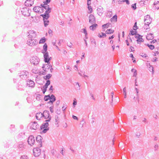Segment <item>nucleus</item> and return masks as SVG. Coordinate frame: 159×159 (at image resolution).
Returning a JSON list of instances; mask_svg holds the SVG:
<instances>
[{
  "mask_svg": "<svg viewBox=\"0 0 159 159\" xmlns=\"http://www.w3.org/2000/svg\"><path fill=\"white\" fill-rule=\"evenodd\" d=\"M43 117L45 119H47V120H45V121H49L51 119V117L50 116L49 112L48 111L45 110L43 111Z\"/></svg>",
  "mask_w": 159,
  "mask_h": 159,
  "instance_id": "2",
  "label": "nucleus"
},
{
  "mask_svg": "<svg viewBox=\"0 0 159 159\" xmlns=\"http://www.w3.org/2000/svg\"><path fill=\"white\" fill-rule=\"evenodd\" d=\"M76 84V85H77L78 86V88H77L78 89H80V85L79 84V83H75Z\"/></svg>",
  "mask_w": 159,
  "mask_h": 159,
  "instance_id": "64",
  "label": "nucleus"
},
{
  "mask_svg": "<svg viewBox=\"0 0 159 159\" xmlns=\"http://www.w3.org/2000/svg\"><path fill=\"white\" fill-rule=\"evenodd\" d=\"M147 25H145V26H144V28L145 29H146V31H147V30H148V29H149V28H148V27H147Z\"/></svg>",
  "mask_w": 159,
  "mask_h": 159,
  "instance_id": "63",
  "label": "nucleus"
},
{
  "mask_svg": "<svg viewBox=\"0 0 159 159\" xmlns=\"http://www.w3.org/2000/svg\"><path fill=\"white\" fill-rule=\"evenodd\" d=\"M111 105H113L112 102H113V95H114V93H113V92H112L111 93Z\"/></svg>",
  "mask_w": 159,
  "mask_h": 159,
  "instance_id": "47",
  "label": "nucleus"
},
{
  "mask_svg": "<svg viewBox=\"0 0 159 159\" xmlns=\"http://www.w3.org/2000/svg\"><path fill=\"white\" fill-rule=\"evenodd\" d=\"M123 91L124 94V98H126L127 97V93L126 92V88L125 87L123 89Z\"/></svg>",
  "mask_w": 159,
  "mask_h": 159,
  "instance_id": "36",
  "label": "nucleus"
},
{
  "mask_svg": "<svg viewBox=\"0 0 159 159\" xmlns=\"http://www.w3.org/2000/svg\"><path fill=\"white\" fill-rule=\"evenodd\" d=\"M26 146L22 142H20L18 143L17 148L20 150H23L25 148Z\"/></svg>",
  "mask_w": 159,
  "mask_h": 159,
  "instance_id": "18",
  "label": "nucleus"
},
{
  "mask_svg": "<svg viewBox=\"0 0 159 159\" xmlns=\"http://www.w3.org/2000/svg\"><path fill=\"white\" fill-rule=\"evenodd\" d=\"M66 69L67 70L68 72H69L70 70V66H66Z\"/></svg>",
  "mask_w": 159,
  "mask_h": 159,
  "instance_id": "57",
  "label": "nucleus"
},
{
  "mask_svg": "<svg viewBox=\"0 0 159 159\" xmlns=\"http://www.w3.org/2000/svg\"><path fill=\"white\" fill-rule=\"evenodd\" d=\"M48 46L47 44L45 43L44 44L43 46V50L44 52H46L47 51V50Z\"/></svg>",
  "mask_w": 159,
  "mask_h": 159,
  "instance_id": "33",
  "label": "nucleus"
},
{
  "mask_svg": "<svg viewBox=\"0 0 159 159\" xmlns=\"http://www.w3.org/2000/svg\"><path fill=\"white\" fill-rule=\"evenodd\" d=\"M129 51L130 52H133L134 51V48L132 46H131L130 48Z\"/></svg>",
  "mask_w": 159,
  "mask_h": 159,
  "instance_id": "58",
  "label": "nucleus"
},
{
  "mask_svg": "<svg viewBox=\"0 0 159 159\" xmlns=\"http://www.w3.org/2000/svg\"><path fill=\"white\" fill-rule=\"evenodd\" d=\"M20 159H28V157L27 156L24 155L21 156Z\"/></svg>",
  "mask_w": 159,
  "mask_h": 159,
  "instance_id": "46",
  "label": "nucleus"
},
{
  "mask_svg": "<svg viewBox=\"0 0 159 159\" xmlns=\"http://www.w3.org/2000/svg\"><path fill=\"white\" fill-rule=\"evenodd\" d=\"M48 125L49 124L48 122L43 123L40 126L41 130H42V131H41V133H46L49 130Z\"/></svg>",
  "mask_w": 159,
  "mask_h": 159,
  "instance_id": "1",
  "label": "nucleus"
},
{
  "mask_svg": "<svg viewBox=\"0 0 159 159\" xmlns=\"http://www.w3.org/2000/svg\"><path fill=\"white\" fill-rule=\"evenodd\" d=\"M45 6L44 7V8L43 9H45L46 10V11H49V12H51V8L49 7V6L47 4L45 3Z\"/></svg>",
  "mask_w": 159,
  "mask_h": 159,
  "instance_id": "26",
  "label": "nucleus"
},
{
  "mask_svg": "<svg viewBox=\"0 0 159 159\" xmlns=\"http://www.w3.org/2000/svg\"><path fill=\"white\" fill-rule=\"evenodd\" d=\"M42 117H43V113L39 112L36 114V117L37 120H39Z\"/></svg>",
  "mask_w": 159,
  "mask_h": 159,
  "instance_id": "21",
  "label": "nucleus"
},
{
  "mask_svg": "<svg viewBox=\"0 0 159 159\" xmlns=\"http://www.w3.org/2000/svg\"><path fill=\"white\" fill-rule=\"evenodd\" d=\"M30 129H33L36 130L39 127V125L37 124V123L35 122H32L30 124Z\"/></svg>",
  "mask_w": 159,
  "mask_h": 159,
  "instance_id": "13",
  "label": "nucleus"
},
{
  "mask_svg": "<svg viewBox=\"0 0 159 159\" xmlns=\"http://www.w3.org/2000/svg\"><path fill=\"white\" fill-rule=\"evenodd\" d=\"M33 155L35 157H39L41 154V150L39 148H34L33 149Z\"/></svg>",
  "mask_w": 159,
  "mask_h": 159,
  "instance_id": "9",
  "label": "nucleus"
},
{
  "mask_svg": "<svg viewBox=\"0 0 159 159\" xmlns=\"http://www.w3.org/2000/svg\"><path fill=\"white\" fill-rule=\"evenodd\" d=\"M42 52L44 54V61L45 62L47 63L48 64H49V61L52 59V57H49L48 52L46 51V52L43 51Z\"/></svg>",
  "mask_w": 159,
  "mask_h": 159,
  "instance_id": "4",
  "label": "nucleus"
},
{
  "mask_svg": "<svg viewBox=\"0 0 159 159\" xmlns=\"http://www.w3.org/2000/svg\"><path fill=\"white\" fill-rule=\"evenodd\" d=\"M50 2V0H46L45 2H43V3L47 4L49 3Z\"/></svg>",
  "mask_w": 159,
  "mask_h": 159,
  "instance_id": "61",
  "label": "nucleus"
},
{
  "mask_svg": "<svg viewBox=\"0 0 159 159\" xmlns=\"http://www.w3.org/2000/svg\"><path fill=\"white\" fill-rule=\"evenodd\" d=\"M33 10L35 12L41 13L43 12L44 9L40 6H36L33 8Z\"/></svg>",
  "mask_w": 159,
  "mask_h": 159,
  "instance_id": "11",
  "label": "nucleus"
},
{
  "mask_svg": "<svg viewBox=\"0 0 159 159\" xmlns=\"http://www.w3.org/2000/svg\"><path fill=\"white\" fill-rule=\"evenodd\" d=\"M42 137L40 135H38L36 138V140L39 143V147L42 146Z\"/></svg>",
  "mask_w": 159,
  "mask_h": 159,
  "instance_id": "20",
  "label": "nucleus"
},
{
  "mask_svg": "<svg viewBox=\"0 0 159 159\" xmlns=\"http://www.w3.org/2000/svg\"><path fill=\"white\" fill-rule=\"evenodd\" d=\"M153 5L156 9H159V1H157L154 2Z\"/></svg>",
  "mask_w": 159,
  "mask_h": 159,
  "instance_id": "25",
  "label": "nucleus"
},
{
  "mask_svg": "<svg viewBox=\"0 0 159 159\" xmlns=\"http://www.w3.org/2000/svg\"><path fill=\"white\" fill-rule=\"evenodd\" d=\"M50 84V80H48L46 83L43 86V87L46 88L47 89V88L48 87V86Z\"/></svg>",
  "mask_w": 159,
  "mask_h": 159,
  "instance_id": "31",
  "label": "nucleus"
},
{
  "mask_svg": "<svg viewBox=\"0 0 159 159\" xmlns=\"http://www.w3.org/2000/svg\"><path fill=\"white\" fill-rule=\"evenodd\" d=\"M56 152V150L53 149L51 150V153L53 155H54Z\"/></svg>",
  "mask_w": 159,
  "mask_h": 159,
  "instance_id": "56",
  "label": "nucleus"
},
{
  "mask_svg": "<svg viewBox=\"0 0 159 159\" xmlns=\"http://www.w3.org/2000/svg\"><path fill=\"white\" fill-rule=\"evenodd\" d=\"M97 12L99 16H101L104 12L103 7L101 6H99L97 9Z\"/></svg>",
  "mask_w": 159,
  "mask_h": 159,
  "instance_id": "17",
  "label": "nucleus"
},
{
  "mask_svg": "<svg viewBox=\"0 0 159 159\" xmlns=\"http://www.w3.org/2000/svg\"><path fill=\"white\" fill-rule=\"evenodd\" d=\"M114 32V30H113L111 29H109L107 30H106V33L107 34H111L113 33Z\"/></svg>",
  "mask_w": 159,
  "mask_h": 159,
  "instance_id": "30",
  "label": "nucleus"
},
{
  "mask_svg": "<svg viewBox=\"0 0 159 159\" xmlns=\"http://www.w3.org/2000/svg\"><path fill=\"white\" fill-rule=\"evenodd\" d=\"M77 104V102L76 100V99H75L74 100V101H73V106L75 107V106Z\"/></svg>",
  "mask_w": 159,
  "mask_h": 159,
  "instance_id": "51",
  "label": "nucleus"
},
{
  "mask_svg": "<svg viewBox=\"0 0 159 159\" xmlns=\"http://www.w3.org/2000/svg\"><path fill=\"white\" fill-rule=\"evenodd\" d=\"M27 36L28 38L30 39L35 38L36 36V32L33 30H30L28 32Z\"/></svg>",
  "mask_w": 159,
  "mask_h": 159,
  "instance_id": "8",
  "label": "nucleus"
},
{
  "mask_svg": "<svg viewBox=\"0 0 159 159\" xmlns=\"http://www.w3.org/2000/svg\"><path fill=\"white\" fill-rule=\"evenodd\" d=\"M90 5H88V8L89 9V11H90V13H91L92 12V9L91 7L90 6Z\"/></svg>",
  "mask_w": 159,
  "mask_h": 159,
  "instance_id": "48",
  "label": "nucleus"
},
{
  "mask_svg": "<svg viewBox=\"0 0 159 159\" xmlns=\"http://www.w3.org/2000/svg\"><path fill=\"white\" fill-rule=\"evenodd\" d=\"M40 59L36 56H33L30 59L31 63L34 65H37L40 62Z\"/></svg>",
  "mask_w": 159,
  "mask_h": 159,
  "instance_id": "3",
  "label": "nucleus"
},
{
  "mask_svg": "<svg viewBox=\"0 0 159 159\" xmlns=\"http://www.w3.org/2000/svg\"><path fill=\"white\" fill-rule=\"evenodd\" d=\"M46 41L45 39L44 38H42L39 41V43H43Z\"/></svg>",
  "mask_w": 159,
  "mask_h": 159,
  "instance_id": "34",
  "label": "nucleus"
},
{
  "mask_svg": "<svg viewBox=\"0 0 159 159\" xmlns=\"http://www.w3.org/2000/svg\"><path fill=\"white\" fill-rule=\"evenodd\" d=\"M53 106H51L49 108L50 111L51 113H53L54 111L53 110Z\"/></svg>",
  "mask_w": 159,
  "mask_h": 159,
  "instance_id": "52",
  "label": "nucleus"
},
{
  "mask_svg": "<svg viewBox=\"0 0 159 159\" xmlns=\"http://www.w3.org/2000/svg\"><path fill=\"white\" fill-rule=\"evenodd\" d=\"M94 23V24H93V25H92L89 27L90 29L92 30H95L98 26L97 24L95 23Z\"/></svg>",
  "mask_w": 159,
  "mask_h": 159,
  "instance_id": "24",
  "label": "nucleus"
},
{
  "mask_svg": "<svg viewBox=\"0 0 159 159\" xmlns=\"http://www.w3.org/2000/svg\"><path fill=\"white\" fill-rule=\"evenodd\" d=\"M27 84L29 86L31 87H33L35 84L34 82L31 80L27 81Z\"/></svg>",
  "mask_w": 159,
  "mask_h": 159,
  "instance_id": "22",
  "label": "nucleus"
},
{
  "mask_svg": "<svg viewBox=\"0 0 159 159\" xmlns=\"http://www.w3.org/2000/svg\"><path fill=\"white\" fill-rule=\"evenodd\" d=\"M50 12H49V11H46L45 13L43 14H41L40 16L43 17V20H47L50 17L49 14Z\"/></svg>",
  "mask_w": 159,
  "mask_h": 159,
  "instance_id": "14",
  "label": "nucleus"
},
{
  "mask_svg": "<svg viewBox=\"0 0 159 159\" xmlns=\"http://www.w3.org/2000/svg\"><path fill=\"white\" fill-rule=\"evenodd\" d=\"M37 43L38 42L34 39H29L27 42V44L30 46L36 45Z\"/></svg>",
  "mask_w": 159,
  "mask_h": 159,
  "instance_id": "7",
  "label": "nucleus"
},
{
  "mask_svg": "<svg viewBox=\"0 0 159 159\" xmlns=\"http://www.w3.org/2000/svg\"><path fill=\"white\" fill-rule=\"evenodd\" d=\"M135 90L136 91V93H137L136 94V99L137 100L138 102L139 103V91L138 90V89L137 88H135Z\"/></svg>",
  "mask_w": 159,
  "mask_h": 159,
  "instance_id": "27",
  "label": "nucleus"
},
{
  "mask_svg": "<svg viewBox=\"0 0 159 159\" xmlns=\"http://www.w3.org/2000/svg\"><path fill=\"white\" fill-rule=\"evenodd\" d=\"M157 58L156 57H155L153 58V59L152 60V61L153 62H156L157 61Z\"/></svg>",
  "mask_w": 159,
  "mask_h": 159,
  "instance_id": "60",
  "label": "nucleus"
},
{
  "mask_svg": "<svg viewBox=\"0 0 159 159\" xmlns=\"http://www.w3.org/2000/svg\"><path fill=\"white\" fill-rule=\"evenodd\" d=\"M49 64H43V66L42 67V68L43 69V70L45 72H46L48 71V70L50 68V67L51 66V65H49Z\"/></svg>",
  "mask_w": 159,
  "mask_h": 159,
  "instance_id": "19",
  "label": "nucleus"
},
{
  "mask_svg": "<svg viewBox=\"0 0 159 159\" xmlns=\"http://www.w3.org/2000/svg\"><path fill=\"white\" fill-rule=\"evenodd\" d=\"M136 31H133L132 30L130 31V32L129 33V34L131 35H134L136 34Z\"/></svg>",
  "mask_w": 159,
  "mask_h": 159,
  "instance_id": "42",
  "label": "nucleus"
},
{
  "mask_svg": "<svg viewBox=\"0 0 159 159\" xmlns=\"http://www.w3.org/2000/svg\"><path fill=\"white\" fill-rule=\"evenodd\" d=\"M102 35H99V34L98 35V36L100 38H102L103 37H105L106 36V35L105 34L102 33Z\"/></svg>",
  "mask_w": 159,
  "mask_h": 159,
  "instance_id": "44",
  "label": "nucleus"
},
{
  "mask_svg": "<svg viewBox=\"0 0 159 159\" xmlns=\"http://www.w3.org/2000/svg\"><path fill=\"white\" fill-rule=\"evenodd\" d=\"M137 43L139 44L140 43L142 42H143V40L142 38H141L137 40Z\"/></svg>",
  "mask_w": 159,
  "mask_h": 159,
  "instance_id": "35",
  "label": "nucleus"
},
{
  "mask_svg": "<svg viewBox=\"0 0 159 159\" xmlns=\"http://www.w3.org/2000/svg\"><path fill=\"white\" fill-rule=\"evenodd\" d=\"M55 122L57 123V124L58 123V122L59 121V117L57 116H55Z\"/></svg>",
  "mask_w": 159,
  "mask_h": 159,
  "instance_id": "40",
  "label": "nucleus"
},
{
  "mask_svg": "<svg viewBox=\"0 0 159 159\" xmlns=\"http://www.w3.org/2000/svg\"><path fill=\"white\" fill-rule=\"evenodd\" d=\"M136 35L135 36V37L136 38H137L138 39H139L141 38H142V36L139 35V34H135Z\"/></svg>",
  "mask_w": 159,
  "mask_h": 159,
  "instance_id": "49",
  "label": "nucleus"
},
{
  "mask_svg": "<svg viewBox=\"0 0 159 159\" xmlns=\"http://www.w3.org/2000/svg\"><path fill=\"white\" fill-rule=\"evenodd\" d=\"M67 108L66 105L63 106L62 107V110L63 111H65L66 109Z\"/></svg>",
  "mask_w": 159,
  "mask_h": 159,
  "instance_id": "54",
  "label": "nucleus"
},
{
  "mask_svg": "<svg viewBox=\"0 0 159 159\" xmlns=\"http://www.w3.org/2000/svg\"><path fill=\"white\" fill-rule=\"evenodd\" d=\"M147 39H152L153 38V36L152 34L150 33L148 34V35L147 36Z\"/></svg>",
  "mask_w": 159,
  "mask_h": 159,
  "instance_id": "29",
  "label": "nucleus"
},
{
  "mask_svg": "<svg viewBox=\"0 0 159 159\" xmlns=\"http://www.w3.org/2000/svg\"><path fill=\"white\" fill-rule=\"evenodd\" d=\"M132 7L133 8V9L134 10H135L136 7V3H135L134 4H132Z\"/></svg>",
  "mask_w": 159,
  "mask_h": 159,
  "instance_id": "53",
  "label": "nucleus"
},
{
  "mask_svg": "<svg viewBox=\"0 0 159 159\" xmlns=\"http://www.w3.org/2000/svg\"><path fill=\"white\" fill-rule=\"evenodd\" d=\"M46 91H47V88L43 87V93L44 94V93H45V92H46Z\"/></svg>",
  "mask_w": 159,
  "mask_h": 159,
  "instance_id": "59",
  "label": "nucleus"
},
{
  "mask_svg": "<svg viewBox=\"0 0 159 159\" xmlns=\"http://www.w3.org/2000/svg\"><path fill=\"white\" fill-rule=\"evenodd\" d=\"M22 14L25 16H30V13L29 11V8L27 7L22 8L21 10Z\"/></svg>",
  "mask_w": 159,
  "mask_h": 159,
  "instance_id": "6",
  "label": "nucleus"
},
{
  "mask_svg": "<svg viewBox=\"0 0 159 159\" xmlns=\"http://www.w3.org/2000/svg\"><path fill=\"white\" fill-rule=\"evenodd\" d=\"M133 29L134 30H136L138 29V27L137 26V22H136L135 23L134 25L133 26Z\"/></svg>",
  "mask_w": 159,
  "mask_h": 159,
  "instance_id": "45",
  "label": "nucleus"
},
{
  "mask_svg": "<svg viewBox=\"0 0 159 159\" xmlns=\"http://www.w3.org/2000/svg\"><path fill=\"white\" fill-rule=\"evenodd\" d=\"M44 22V24L45 27H47L49 24V21L47 20H43Z\"/></svg>",
  "mask_w": 159,
  "mask_h": 159,
  "instance_id": "32",
  "label": "nucleus"
},
{
  "mask_svg": "<svg viewBox=\"0 0 159 159\" xmlns=\"http://www.w3.org/2000/svg\"><path fill=\"white\" fill-rule=\"evenodd\" d=\"M50 98V95H46L44 96V99L45 101H48Z\"/></svg>",
  "mask_w": 159,
  "mask_h": 159,
  "instance_id": "37",
  "label": "nucleus"
},
{
  "mask_svg": "<svg viewBox=\"0 0 159 159\" xmlns=\"http://www.w3.org/2000/svg\"><path fill=\"white\" fill-rule=\"evenodd\" d=\"M111 21L112 22L113 21L114 22H116L117 21V16L116 15L114 16L112 18H111Z\"/></svg>",
  "mask_w": 159,
  "mask_h": 159,
  "instance_id": "28",
  "label": "nucleus"
},
{
  "mask_svg": "<svg viewBox=\"0 0 159 159\" xmlns=\"http://www.w3.org/2000/svg\"><path fill=\"white\" fill-rule=\"evenodd\" d=\"M147 46L149 47V48L151 50H153L154 48V46L152 45H149V44H148Z\"/></svg>",
  "mask_w": 159,
  "mask_h": 159,
  "instance_id": "39",
  "label": "nucleus"
},
{
  "mask_svg": "<svg viewBox=\"0 0 159 159\" xmlns=\"http://www.w3.org/2000/svg\"><path fill=\"white\" fill-rule=\"evenodd\" d=\"M34 0H26L25 3V6L27 7L32 6L34 3Z\"/></svg>",
  "mask_w": 159,
  "mask_h": 159,
  "instance_id": "16",
  "label": "nucleus"
},
{
  "mask_svg": "<svg viewBox=\"0 0 159 159\" xmlns=\"http://www.w3.org/2000/svg\"><path fill=\"white\" fill-rule=\"evenodd\" d=\"M81 32L82 33H84V34H86L87 33L86 29V28L82 29L81 30Z\"/></svg>",
  "mask_w": 159,
  "mask_h": 159,
  "instance_id": "38",
  "label": "nucleus"
},
{
  "mask_svg": "<svg viewBox=\"0 0 159 159\" xmlns=\"http://www.w3.org/2000/svg\"><path fill=\"white\" fill-rule=\"evenodd\" d=\"M35 141V139L33 136L31 135L29 137L28 142L29 145L32 146L34 144Z\"/></svg>",
  "mask_w": 159,
  "mask_h": 159,
  "instance_id": "12",
  "label": "nucleus"
},
{
  "mask_svg": "<svg viewBox=\"0 0 159 159\" xmlns=\"http://www.w3.org/2000/svg\"><path fill=\"white\" fill-rule=\"evenodd\" d=\"M32 72L33 73L37 74L38 73V71L36 69H33L32 70Z\"/></svg>",
  "mask_w": 159,
  "mask_h": 159,
  "instance_id": "41",
  "label": "nucleus"
},
{
  "mask_svg": "<svg viewBox=\"0 0 159 159\" xmlns=\"http://www.w3.org/2000/svg\"><path fill=\"white\" fill-rule=\"evenodd\" d=\"M152 21V19L150 18L149 15H147L144 17V25L148 26L151 23Z\"/></svg>",
  "mask_w": 159,
  "mask_h": 159,
  "instance_id": "5",
  "label": "nucleus"
},
{
  "mask_svg": "<svg viewBox=\"0 0 159 159\" xmlns=\"http://www.w3.org/2000/svg\"><path fill=\"white\" fill-rule=\"evenodd\" d=\"M72 118L74 119H75V120H78V118L77 117H76V116H74V115H73L72 116Z\"/></svg>",
  "mask_w": 159,
  "mask_h": 159,
  "instance_id": "62",
  "label": "nucleus"
},
{
  "mask_svg": "<svg viewBox=\"0 0 159 159\" xmlns=\"http://www.w3.org/2000/svg\"><path fill=\"white\" fill-rule=\"evenodd\" d=\"M158 146L157 144H156L154 146V149L155 151H156L158 148Z\"/></svg>",
  "mask_w": 159,
  "mask_h": 159,
  "instance_id": "50",
  "label": "nucleus"
},
{
  "mask_svg": "<svg viewBox=\"0 0 159 159\" xmlns=\"http://www.w3.org/2000/svg\"><path fill=\"white\" fill-rule=\"evenodd\" d=\"M89 23L91 24H93L94 23H95V18L93 15L92 14L90 15L89 17Z\"/></svg>",
  "mask_w": 159,
  "mask_h": 159,
  "instance_id": "15",
  "label": "nucleus"
},
{
  "mask_svg": "<svg viewBox=\"0 0 159 159\" xmlns=\"http://www.w3.org/2000/svg\"><path fill=\"white\" fill-rule=\"evenodd\" d=\"M51 76H52L51 74H48V75H46V76H45L46 78H45V79H46V80L47 79H49L51 77Z\"/></svg>",
  "mask_w": 159,
  "mask_h": 159,
  "instance_id": "43",
  "label": "nucleus"
},
{
  "mask_svg": "<svg viewBox=\"0 0 159 159\" xmlns=\"http://www.w3.org/2000/svg\"><path fill=\"white\" fill-rule=\"evenodd\" d=\"M49 99L50 101L48 103H51L52 104L53 102L56 100V98L54 95L52 94L51 96H50Z\"/></svg>",
  "mask_w": 159,
  "mask_h": 159,
  "instance_id": "23",
  "label": "nucleus"
},
{
  "mask_svg": "<svg viewBox=\"0 0 159 159\" xmlns=\"http://www.w3.org/2000/svg\"><path fill=\"white\" fill-rule=\"evenodd\" d=\"M56 39H54L52 40V43L54 46H56L55 44L56 43Z\"/></svg>",
  "mask_w": 159,
  "mask_h": 159,
  "instance_id": "55",
  "label": "nucleus"
},
{
  "mask_svg": "<svg viewBox=\"0 0 159 159\" xmlns=\"http://www.w3.org/2000/svg\"><path fill=\"white\" fill-rule=\"evenodd\" d=\"M19 76L22 79H25L28 77V72L26 71H23L19 73Z\"/></svg>",
  "mask_w": 159,
  "mask_h": 159,
  "instance_id": "10",
  "label": "nucleus"
}]
</instances>
